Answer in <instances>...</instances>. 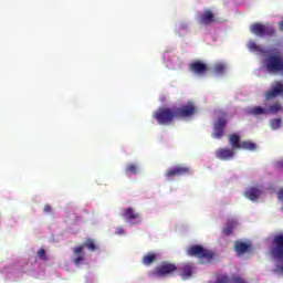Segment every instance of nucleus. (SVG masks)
<instances>
[{"label":"nucleus","instance_id":"f257e3e1","mask_svg":"<svg viewBox=\"0 0 283 283\" xmlns=\"http://www.w3.org/2000/svg\"><path fill=\"white\" fill-rule=\"evenodd\" d=\"M193 114H196V105L193 102H188L180 107H159L153 114V118L157 120L158 125H171L175 118H189Z\"/></svg>","mask_w":283,"mask_h":283},{"label":"nucleus","instance_id":"f03ea898","mask_svg":"<svg viewBox=\"0 0 283 283\" xmlns=\"http://www.w3.org/2000/svg\"><path fill=\"white\" fill-rule=\"evenodd\" d=\"M186 253L189 258H198L200 264H209L216 256L212 251L203 249L202 245H190Z\"/></svg>","mask_w":283,"mask_h":283},{"label":"nucleus","instance_id":"7ed1b4c3","mask_svg":"<svg viewBox=\"0 0 283 283\" xmlns=\"http://www.w3.org/2000/svg\"><path fill=\"white\" fill-rule=\"evenodd\" d=\"M178 271V266L169 261H164L158 264L151 272H149V277H169Z\"/></svg>","mask_w":283,"mask_h":283},{"label":"nucleus","instance_id":"20e7f679","mask_svg":"<svg viewBox=\"0 0 283 283\" xmlns=\"http://www.w3.org/2000/svg\"><path fill=\"white\" fill-rule=\"evenodd\" d=\"M240 140V135L235 133L229 135V144L231 145L232 149H243L245 151H255V149H258V145L255 143L251 140Z\"/></svg>","mask_w":283,"mask_h":283},{"label":"nucleus","instance_id":"39448f33","mask_svg":"<svg viewBox=\"0 0 283 283\" xmlns=\"http://www.w3.org/2000/svg\"><path fill=\"white\" fill-rule=\"evenodd\" d=\"M265 67L268 72L275 74L277 72H283V57L277 53H272L265 59Z\"/></svg>","mask_w":283,"mask_h":283},{"label":"nucleus","instance_id":"423d86ee","mask_svg":"<svg viewBox=\"0 0 283 283\" xmlns=\"http://www.w3.org/2000/svg\"><path fill=\"white\" fill-rule=\"evenodd\" d=\"M280 112H282V104L277 102L271 104L266 108L262 106H254L250 109V114H252V116H262V115L269 116V115L280 114Z\"/></svg>","mask_w":283,"mask_h":283},{"label":"nucleus","instance_id":"0eeeda50","mask_svg":"<svg viewBox=\"0 0 283 283\" xmlns=\"http://www.w3.org/2000/svg\"><path fill=\"white\" fill-rule=\"evenodd\" d=\"M271 254L275 260H283V234H276L272 240ZM283 273V266H281Z\"/></svg>","mask_w":283,"mask_h":283},{"label":"nucleus","instance_id":"6e6552de","mask_svg":"<svg viewBox=\"0 0 283 283\" xmlns=\"http://www.w3.org/2000/svg\"><path fill=\"white\" fill-rule=\"evenodd\" d=\"M250 31L252 32V34H255V36H274L275 35V29L271 27H266L259 22L251 24Z\"/></svg>","mask_w":283,"mask_h":283},{"label":"nucleus","instance_id":"1a4fd4ad","mask_svg":"<svg viewBox=\"0 0 283 283\" xmlns=\"http://www.w3.org/2000/svg\"><path fill=\"white\" fill-rule=\"evenodd\" d=\"M227 123V114H223L213 123L212 138H217L218 140H220V138L224 136Z\"/></svg>","mask_w":283,"mask_h":283},{"label":"nucleus","instance_id":"9d476101","mask_svg":"<svg viewBox=\"0 0 283 283\" xmlns=\"http://www.w3.org/2000/svg\"><path fill=\"white\" fill-rule=\"evenodd\" d=\"M122 218L128 222V224H140L143 219L140 218V212L136 211L134 208L129 207L123 210Z\"/></svg>","mask_w":283,"mask_h":283},{"label":"nucleus","instance_id":"9b49d317","mask_svg":"<svg viewBox=\"0 0 283 283\" xmlns=\"http://www.w3.org/2000/svg\"><path fill=\"white\" fill-rule=\"evenodd\" d=\"M279 96H282L283 98L282 82H275L274 84H272L271 88L264 93L265 101H275V98H279Z\"/></svg>","mask_w":283,"mask_h":283},{"label":"nucleus","instance_id":"f8f14e48","mask_svg":"<svg viewBox=\"0 0 283 283\" xmlns=\"http://www.w3.org/2000/svg\"><path fill=\"white\" fill-rule=\"evenodd\" d=\"M189 174H191V168L177 165L167 169L166 178H168V180H171V178H176V176H189Z\"/></svg>","mask_w":283,"mask_h":283},{"label":"nucleus","instance_id":"ddd939ff","mask_svg":"<svg viewBox=\"0 0 283 283\" xmlns=\"http://www.w3.org/2000/svg\"><path fill=\"white\" fill-rule=\"evenodd\" d=\"M177 271L182 280H189L192 277L196 266H193V263H182L177 268Z\"/></svg>","mask_w":283,"mask_h":283},{"label":"nucleus","instance_id":"4468645a","mask_svg":"<svg viewBox=\"0 0 283 283\" xmlns=\"http://www.w3.org/2000/svg\"><path fill=\"white\" fill-rule=\"evenodd\" d=\"M189 70L192 72V74H197L198 76H202L207 74V71L209 70V66L203 63L202 61H193L189 64Z\"/></svg>","mask_w":283,"mask_h":283},{"label":"nucleus","instance_id":"2eb2a0df","mask_svg":"<svg viewBox=\"0 0 283 283\" xmlns=\"http://www.w3.org/2000/svg\"><path fill=\"white\" fill-rule=\"evenodd\" d=\"M216 156L219 160H232L235 157V149L219 148L216 150Z\"/></svg>","mask_w":283,"mask_h":283},{"label":"nucleus","instance_id":"dca6fc26","mask_svg":"<svg viewBox=\"0 0 283 283\" xmlns=\"http://www.w3.org/2000/svg\"><path fill=\"white\" fill-rule=\"evenodd\" d=\"M216 21V15L211 10H206L198 17L199 25H211Z\"/></svg>","mask_w":283,"mask_h":283},{"label":"nucleus","instance_id":"f3484780","mask_svg":"<svg viewBox=\"0 0 283 283\" xmlns=\"http://www.w3.org/2000/svg\"><path fill=\"white\" fill-rule=\"evenodd\" d=\"M244 196L252 202H256L260 196H262V191L258 187H251L248 190H245Z\"/></svg>","mask_w":283,"mask_h":283},{"label":"nucleus","instance_id":"a211bd4d","mask_svg":"<svg viewBox=\"0 0 283 283\" xmlns=\"http://www.w3.org/2000/svg\"><path fill=\"white\" fill-rule=\"evenodd\" d=\"M73 253L75 255H77L75 259H74V264L76 266H80V264H83V262H85V254H83V245H78L76 247L74 250H73Z\"/></svg>","mask_w":283,"mask_h":283},{"label":"nucleus","instance_id":"6ab92c4d","mask_svg":"<svg viewBox=\"0 0 283 283\" xmlns=\"http://www.w3.org/2000/svg\"><path fill=\"white\" fill-rule=\"evenodd\" d=\"M251 249V244L242 241H237L234 243V251H237L238 255H242L243 253H247L248 250Z\"/></svg>","mask_w":283,"mask_h":283},{"label":"nucleus","instance_id":"aec40b11","mask_svg":"<svg viewBox=\"0 0 283 283\" xmlns=\"http://www.w3.org/2000/svg\"><path fill=\"white\" fill-rule=\"evenodd\" d=\"M156 260H158V253L149 252L143 256L142 262L144 266H151Z\"/></svg>","mask_w":283,"mask_h":283},{"label":"nucleus","instance_id":"412c9836","mask_svg":"<svg viewBox=\"0 0 283 283\" xmlns=\"http://www.w3.org/2000/svg\"><path fill=\"white\" fill-rule=\"evenodd\" d=\"M238 227V220L235 219H230L228 220L226 227L222 229L223 235H231L233 233V229Z\"/></svg>","mask_w":283,"mask_h":283},{"label":"nucleus","instance_id":"4be33fe9","mask_svg":"<svg viewBox=\"0 0 283 283\" xmlns=\"http://www.w3.org/2000/svg\"><path fill=\"white\" fill-rule=\"evenodd\" d=\"M82 247L83 249H88V251H96L98 249V245H96V241H94V239H86Z\"/></svg>","mask_w":283,"mask_h":283},{"label":"nucleus","instance_id":"5701e85b","mask_svg":"<svg viewBox=\"0 0 283 283\" xmlns=\"http://www.w3.org/2000/svg\"><path fill=\"white\" fill-rule=\"evenodd\" d=\"M248 49L250 50V52H259L260 54L264 52V49L258 45V43H255V41L253 40L248 43Z\"/></svg>","mask_w":283,"mask_h":283},{"label":"nucleus","instance_id":"b1692460","mask_svg":"<svg viewBox=\"0 0 283 283\" xmlns=\"http://www.w3.org/2000/svg\"><path fill=\"white\" fill-rule=\"evenodd\" d=\"M125 174L136 176L138 174V166L136 164H128L125 168Z\"/></svg>","mask_w":283,"mask_h":283},{"label":"nucleus","instance_id":"393cba45","mask_svg":"<svg viewBox=\"0 0 283 283\" xmlns=\"http://www.w3.org/2000/svg\"><path fill=\"white\" fill-rule=\"evenodd\" d=\"M226 70H227V65H224V63L219 62L213 66V72L216 74H224Z\"/></svg>","mask_w":283,"mask_h":283},{"label":"nucleus","instance_id":"a878e982","mask_svg":"<svg viewBox=\"0 0 283 283\" xmlns=\"http://www.w3.org/2000/svg\"><path fill=\"white\" fill-rule=\"evenodd\" d=\"M271 129H280L282 127V118H273L270 120Z\"/></svg>","mask_w":283,"mask_h":283},{"label":"nucleus","instance_id":"bb28decb","mask_svg":"<svg viewBox=\"0 0 283 283\" xmlns=\"http://www.w3.org/2000/svg\"><path fill=\"white\" fill-rule=\"evenodd\" d=\"M38 258L40 260H43V262H48V255L45 254V249L41 248L39 251H38Z\"/></svg>","mask_w":283,"mask_h":283},{"label":"nucleus","instance_id":"cd10ccee","mask_svg":"<svg viewBox=\"0 0 283 283\" xmlns=\"http://www.w3.org/2000/svg\"><path fill=\"white\" fill-rule=\"evenodd\" d=\"M52 212V206L45 205L44 206V213H51Z\"/></svg>","mask_w":283,"mask_h":283},{"label":"nucleus","instance_id":"c85d7f7f","mask_svg":"<svg viewBox=\"0 0 283 283\" xmlns=\"http://www.w3.org/2000/svg\"><path fill=\"white\" fill-rule=\"evenodd\" d=\"M123 233H125L123 227L117 228L116 235H123Z\"/></svg>","mask_w":283,"mask_h":283},{"label":"nucleus","instance_id":"c756f323","mask_svg":"<svg viewBox=\"0 0 283 283\" xmlns=\"http://www.w3.org/2000/svg\"><path fill=\"white\" fill-rule=\"evenodd\" d=\"M281 165H282V167H283V159L281 160Z\"/></svg>","mask_w":283,"mask_h":283}]
</instances>
